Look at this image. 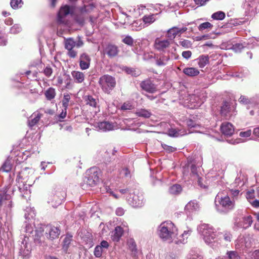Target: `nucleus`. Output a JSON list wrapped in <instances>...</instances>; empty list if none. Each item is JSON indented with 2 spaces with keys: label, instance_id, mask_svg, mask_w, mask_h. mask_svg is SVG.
<instances>
[{
  "label": "nucleus",
  "instance_id": "1",
  "mask_svg": "<svg viewBox=\"0 0 259 259\" xmlns=\"http://www.w3.org/2000/svg\"><path fill=\"white\" fill-rule=\"evenodd\" d=\"M190 232L189 230L185 231L180 236V238H177L178 229L174 224L170 221L161 223L158 229V234L163 241L168 243L174 242L176 244H184L186 242L185 238H188Z\"/></svg>",
  "mask_w": 259,
  "mask_h": 259
},
{
  "label": "nucleus",
  "instance_id": "2",
  "mask_svg": "<svg viewBox=\"0 0 259 259\" xmlns=\"http://www.w3.org/2000/svg\"><path fill=\"white\" fill-rule=\"evenodd\" d=\"M197 230L206 244L212 248L218 246L219 242L216 238V232L211 226L206 224H201L197 227Z\"/></svg>",
  "mask_w": 259,
  "mask_h": 259
},
{
  "label": "nucleus",
  "instance_id": "3",
  "mask_svg": "<svg viewBox=\"0 0 259 259\" xmlns=\"http://www.w3.org/2000/svg\"><path fill=\"white\" fill-rule=\"evenodd\" d=\"M215 208L220 213L225 214L232 210L235 206L234 199H231L228 196H220L218 194L215 199Z\"/></svg>",
  "mask_w": 259,
  "mask_h": 259
},
{
  "label": "nucleus",
  "instance_id": "4",
  "mask_svg": "<svg viewBox=\"0 0 259 259\" xmlns=\"http://www.w3.org/2000/svg\"><path fill=\"white\" fill-rule=\"evenodd\" d=\"M98 83L104 92L109 94L115 87L116 80L114 77L105 74L100 77Z\"/></svg>",
  "mask_w": 259,
  "mask_h": 259
},
{
  "label": "nucleus",
  "instance_id": "5",
  "mask_svg": "<svg viewBox=\"0 0 259 259\" xmlns=\"http://www.w3.org/2000/svg\"><path fill=\"white\" fill-rule=\"evenodd\" d=\"M128 203L133 207H140L144 204L143 193L138 190H135L133 193L130 192L126 197Z\"/></svg>",
  "mask_w": 259,
  "mask_h": 259
},
{
  "label": "nucleus",
  "instance_id": "6",
  "mask_svg": "<svg viewBox=\"0 0 259 259\" xmlns=\"http://www.w3.org/2000/svg\"><path fill=\"white\" fill-rule=\"evenodd\" d=\"M73 13V8L68 5L62 7L58 12L57 16V22L59 24L68 25L69 21L67 18L69 15H72Z\"/></svg>",
  "mask_w": 259,
  "mask_h": 259
},
{
  "label": "nucleus",
  "instance_id": "7",
  "mask_svg": "<svg viewBox=\"0 0 259 259\" xmlns=\"http://www.w3.org/2000/svg\"><path fill=\"white\" fill-rule=\"evenodd\" d=\"M99 181V172L96 167H92L87 171V176L83 180L84 184L82 186L83 187L85 185L90 187H94L97 185Z\"/></svg>",
  "mask_w": 259,
  "mask_h": 259
},
{
  "label": "nucleus",
  "instance_id": "8",
  "mask_svg": "<svg viewBox=\"0 0 259 259\" xmlns=\"http://www.w3.org/2000/svg\"><path fill=\"white\" fill-rule=\"evenodd\" d=\"M66 194L64 191H60L56 192L55 194H51L48 198V202L52 207H57L60 205L62 201L65 199Z\"/></svg>",
  "mask_w": 259,
  "mask_h": 259
},
{
  "label": "nucleus",
  "instance_id": "9",
  "mask_svg": "<svg viewBox=\"0 0 259 259\" xmlns=\"http://www.w3.org/2000/svg\"><path fill=\"white\" fill-rule=\"evenodd\" d=\"M235 109L234 106L226 101L223 102L221 106L220 113L222 116L228 118L235 114Z\"/></svg>",
  "mask_w": 259,
  "mask_h": 259
},
{
  "label": "nucleus",
  "instance_id": "10",
  "mask_svg": "<svg viewBox=\"0 0 259 259\" xmlns=\"http://www.w3.org/2000/svg\"><path fill=\"white\" fill-rule=\"evenodd\" d=\"M29 238L25 236L21 242L20 245V254L25 258H28L30 256L31 247L28 243Z\"/></svg>",
  "mask_w": 259,
  "mask_h": 259
},
{
  "label": "nucleus",
  "instance_id": "11",
  "mask_svg": "<svg viewBox=\"0 0 259 259\" xmlns=\"http://www.w3.org/2000/svg\"><path fill=\"white\" fill-rule=\"evenodd\" d=\"M141 89L149 93L153 94L157 91V85L150 79H146L140 83Z\"/></svg>",
  "mask_w": 259,
  "mask_h": 259
},
{
  "label": "nucleus",
  "instance_id": "12",
  "mask_svg": "<svg viewBox=\"0 0 259 259\" xmlns=\"http://www.w3.org/2000/svg\"><path fill=\"white\" fill-rule=\"evenodd\" d=\"M93 5L84 6L80 9V13L75 15L74 20L79 25L82 26L84 23L85 17L83 13H88L94 8Z\"/></svg>",
  "mask_w": 259,
  "mask_h": 259
},
{
  "label": "nucleus",
  "instance_id": "13",
  "mask_svg": "<svg viewBox=\"0 0 259 259\" xmlns=\"http://www.w3.org/2000/svg\"><path fill=\"white\" fill-rule=\"evenodd\" d=\"M239 101L243 104L247 105V108L249 109L250 107L255 106L259 104V96L248 99L246 96L241 95L239 99Z\"/></svg>",
  "mask_w": 259,
  "mask_h": 259
},
{
  "label": "nucleus",
  "instance_id": "14",
  "mask_svg": "<svg viewBox=\"0 0 259 259\" xmlns=\"http://www.w3.org/2000/svg\"><path fill=\"white\" fill-rule=\"evenodd\" d=\"M109 243L105 240L101 241L99 245H97L94 251V254L96 257H100L102 254L107 251L109 247Z\"/></svg>",
  "mask_w": 259,
  "mask_h": 259
},
{
  "label": "nucleus",
  "instance_id": "15",
  "mask_svg": "<svg viewBox=\"0 0 259 259\" xmlns=\"http://www.w3.org/2000/svg\"><path fill=\"white\" fill-rule=\"evenodd\" d=\"M91 59L86 53H83L79 56V67L81 70L88 69L90 66Z\"/></svg>",
  "mask_w": 259,
  "mask_h": 259
},
{
  "label": "nucleus",
  "instance_id": "16",
  "mask_svg": "<svg viewBox=\"0 0 259 259\" xmlns=\"http://www.w3.org/2000/svg\"><path fill=\"white\" fill-rule=\"evenodd\" d=\"M119 52V50L118 47L111 44L107 45L104 49V53L110 58L116 57Z\"/></svg>",
  "mask_w": 259,
  "mask_h": 259
},
{
  "label": "nucleus",
  "instance_id": "17",
  "mask_svg": "<svg viewBox=\"0 0 259 259\" xmlns=\"http://www.w3.org/2000/svg\"><path fill=\"white\" fill-rule=\"evenodd\" d=\"M221 130L223 135L226 136H231L234 133V127L232 124L228 122L222 123Z\"/></svg>",
  "mask_w": 259,
  "mask_h": 259
},
{
  "label": "nucleus",
  "instance_id": "18",
  "mask_svg": "<svg viewBox=\"0 0 259 259\" xmlns=\"http://www.w3.org/2000/svg\"><path fill=\"white\" fill-rule=\"evenodd\" d=\"M259 0H245L243 4V8L245 9L246 13L252 12L254 9L256 8Z\"/></svg>",
  "mask_w": 259,
  "mask_h": 259
},
{
  "label": "nucleus",
  "instance_id": "19",
  "mask_svg": "<svg viewBox=\"0 0 259 259\" xmlns=\"http://www.w3.org/2000/svg\"><path fill=\"white\" fill-rule=\"evenodd\" d=\"M42 114L38 111L34 112L28 119L27 122L28 126L32 128L35 125L42 117Z\"/></svg>",
  "mask_w": 259,
  "mask_h": 259
},
{
  "label": "nucleus",
  "instance_id": "20",
  "mask_svg": "<svg viewBox=\"0 0 259 259\" xmlns=\"http://www.w3.org/2000/svg\"><path fill=\"white\" fill-rule=\"evenodd\" d=\"M252 222V217L250 215H245L239 223V227L246 229L251 226Z\"/></svg>",
  "mask_w": 259,
  "mask_h": 259
},
{
  "label": "nucleus",
  "instance_id": "21",
  "mask_svg": "<svg viewBox=\"0 0 259 259\" xmlns=\"http://www.w3.org/2000/svg\"><path fill=\"white\" fill-rule=\"evenodd\" d=\"M49 233H46L48 235L47 237L51 240H53L58 237L60 234L59 228L55 226H49L48 227Z\"/></svg>",
  "mask_w": 259,
  "mask_h": 259
},
{
  "label": "nucleus",
  "instance_id": "22",
  "mask_svg": "<svg viewBox=\"0 0 259 259\" xmlns=\"http://www.w3.org/2000/svg\"><path fill=\"white\" fill-rule=\"evenodd\" d=\"M74 48V44L65 41V48L68 51L67 55L71 58H75L77 54V52L73 49Z\"/></svg>",
  "mask_w": 259,
  "mask_h": 259
},
{
  "label": "nucleus",
  "instance_id": "23",
  "mask_svg": "<svg viewBox=\"0 0 259 259\" xmlns=\"http://www.w3.org/2000/svg\"><path fill=\"white\" fill-rule=\"evenodd\" d=\"M170 45V41L168 39L160 40L156 39L155 41V47L159 51H163L167 48Z\"/></svg>",
  "mask_w": 259,
  "mask_h": 259
},
{
  "label": "nucleus",
  "instance_id": "24",
  "mask_svg": "<svg viewBox=\"0 0 259 259\" xmlns=\"http://www.w3.org/2000/svg\"><path fill=\"white\" fill-rule=\"evenodd\" d=\"M199 205L196 200H192L189 202L185 207L187 212L191 213L199 209Z\"/></svg>",
  "mask_w": 259,
  "mask_h": 259
},
{
  "label": "nucleus",
  "instance_id": "25",
  "mask_svg": "<svg viewBox=\"0 0 259 259\" xmlns=\"http://www.w3.org/2000/svg\"><path fill=\"white\" fill-rule=\"evenodd\" d=\"M98 127L103 132H107L113 130L115 126L112 122L109 121H103L98 123Z\"/></svg>",
  "mask_w": 259,
  "mask_h": 259
},
{
  "label": "nucleus",
  "instance_id": "26",
  "mask_svg": "<svg viewBox=\"0 0 259 259\" xmlns=\"http://www.w3.org/2000/svg\"><path fill=\"white\" fill-rule=\"evenodd\" d=\"M123 230L120 226L115 227L114 231L112 232L111 238L114 242H118L123 234Z\"/></svg>",
  "mask_w": 259,
  "mask_h": 259
},
{
  "label": "nucleus",
  "instance_id": "27",
  "mask_svg": "<svg viewBox=\"0 0 259 259\" xmlns=\"http://www.w3.org/2000/svg\"><path fill=\"white\" fill-rule=\"evenodd\" d=\"M84 101L87 105L93 107H97L99 102V99L92 95L85 96L84 97Z\"/></svg>",
  "mask_w": 259,
  "mask_h": 259
},
{
  "label": "nucleus",
  "instance_id": "28",
  "mask_svg": "<svg viewBox=\"0 0 259 259\" xmlns=\"http://www.w3.org/2000/svg\"><path fill=\"white\" fill-rule=\"evenodd\" d=\"M71 75L76 83H80L83 82L84 80L85 75L82 72L78 71H73L71 72Z\"/></svg>",
  "mask_w": 259,
  "mask_h": 259
},
{
  "label": "nucleus",
  "instance_id": "29",
  "mask_svg": "<svg viewBox=\"0 0 259 259\" xmlns=\"http://www.w3.org/2000/svg\"><path fill=\"white\" fill-rule=\"evenodd\" d=\"M189 101L191 102V108H197L203 103V101H202L200 98L195 95L190 96Z\"/></svg>",
  "mask_w": 259,
  "mask_h": 259
},
{
  "label": "nucleus",
  "instance_id": "30",
  "mask_svg": "<svg viewBox=\"0 0 259 259\" xmlns=\"http://www.w3.org/2000/svg\"><path fill=\"white\" fill-rule=\"evenodd\" d=\"M183 72L186 75L190 77H194L197 76L199 74V71L196 68L187 67L185 68Z\"/></svg>",
  "mask_w": 259,
  "mask_h": 259
},
{
  "label": "nucleus",
  "instance_id": "31",
  "mask_svg": "<svg viewBox=\"0 0 259 259\" xmlns=\"http://www.w3.org/2000/svg\"><path fill=\"white\" fill-rule=\"evenodd\" d=\"M72 240V236L70 234H67L63 239L62 248L64 251L67 252L69 245Z\"/></svg>",
  "mask_w": 259,
  "mask_h": 259
},
{
  "label": "nucleus",
  "instance_id": "32",
  "mask_svg": "<svg viewBox=\"0 0 259 259\" xmlns=\"http://www.w3.org/2000/svg\"><path fill=\"white\" fill-rule=\"evenodd\" d=\"M136 114L138 117H143L145 118H148L152 115L151 112L149 110L146 109H140L138 110L136 112Z\"/></svg>",
  "mask_w": 259,
  "mask_h": 259
},
{
  "label": "nucleus",
  "instance_id": "33",
  "mask_svg": "<svg viewBox=\"0 0 259 259\" xmlns=\"http://www.w3.org/2000/svg\"><path fill=\"white\" fill-rule=\"evenodd\" d=\"M35 217V211L33 208L27 207L25 210L24 217L29 221Z\"/></svg>",
  "mask_w": 259,
  "mask_h": 259
},
{
  "label": "nucleus",
  "instance_id": "34",
  "mask_svg": "<svg viewBox=\"0 0 259 259\" xmlns=\"http://www.w3.org/2000/svg\"><path fill=\"white\" fill-rule=\"evenodd\" d=\"M198 65L200 68H203L209 62L208 56L201 55L197 59Z\"/></svg>",
  "mask_w": 259,
  "mask_h": 259
},
{
  "label": "nucleus",
  "instance_id": "35",
  "mask_svg": "<svg viewBox=\"0 0 259 259\" xmlns=\"http://www.w3.org/2000/svg\"><path fill=\"white\" fill-rule=\"evenodd\" d=\"M182 190V188L180 185L175 184L169 188V192L172 195H178Z\"/></svg>",
  "mask_w": 259,
  "mask_h": 259
},
{
  "label": "nucleus",
  "instance_id": "36",
  "mask_svg": "<svg viewBox=\"0 0 259 259\" xmlns=\"http://www.w3.org/2000/svg\"><path fill=\"white\" fill-rule=\"evenodd\" d=\"M178 34L177 27H174L169 29L167 32V36L170 41H172Z\"/></svg>",
  "mask_w": 259,
  "mask_h": 259
},
{
  "label": "nucleus",
  "instance_id": "37",
  "mask_svg": "<svg viewBox=\"0 0 259 259\" xmlns=\"http://www.w3.org/2000/svg\"><path fill=\"white\" fill-rule=\"evenodd\" d=\"M119 174L122 178L128 179L132 177V172L127 167L122 168L120 170Z\"/></svg>",
  "mask_w": 259,
  "mask_h": 259
},
{
  "label": "nucleus",
  "instance_id": "38",
  "mask_svg": "<svg viewBox=\"0 0 259 259\" xmlns=\"http://www.w3.org/2000/svg\"><path fill=\"white\" fill-rule=\"evenodd\" d=\"M46 98L48 100H51L55 97L56 91L55 89L49 88L45 93Z\"/></svg>",
  "mask_w": 259,
  "mask_h": 259
},
{
  "label": "nucleus",
  "instance_id": "39",
  "mask_svg": "<svg viewBox=\"0 0 259 259\" xmlns=\"http://www.w3.org/2000/svg\"><path fill=\"white\" fill-rule=\"evenodd\" d=\"M211 18L213 20H222L225 18V13L222 11H218L213 13Z\"/></svg>",
  "mask_w": 259,
  "mask_h": 259
},
{
  "label": "nucleus",
  "instance_id": "40",
  "mask_svg": "<svg viewBox=\"0 0 259 259\" xmlns=\"http://www.w3.org/2000/svg\"><path fill=\"white\" fill-rule=\"evenodd\" d=\"M247 44L243 43H236L232 46V49L236 53H239L246 46Z\"/></svg>",
  "mask_w": 259,
  "mask_h": 259
},
{
  "label": "nucleus",
  "instance_id": "41",
  "mask_svg": "<svg viewBox=\"0 0 259 259\" xmlns=\"http://www.w3.org/2000/svg\"><path fill=\"white\" fill-rule=\"evenodd\" d=\"M169 60V58L168 56H163L156 60V64L159 66H164L167 64Z\"/></svg>",
  "mask_w": 259,
  "mask_h": 259
},
{
  "label": "nucleus",
  "instance_id": "42",
  "mask_svg": "<svg viewBox=\"0 0 259 259\" xmlns=\"http://www.w3.org/2000/svg\"><path fill=\"white\" fill-rule=\"evenodd\" d=\"M122 42L130 47L134 46V43H136L137 41H134V39L130 35H126L122 39Z\"/></svg>",
  "mask_w": 259,
  "mask_h": 259
},
{
  "label": "nucleus",
  "instance_id": "43",
  "mask_svg": "<svg viewBox=\"0 0 259 259\" xmlns=\"http://www.w3.org/2000/svg\"><path fill=\"white\" fill-rule=\"evenodd\" d=\"M68 42H72L74 45V47H76L79 48L83 45V42L80 37H78V40L75 41L72 38H69L65 40Z\"/></svg>",
  "mask_w": 259,
  "mask_h": 259
},
{
  "label": "nucleus",
  "instance_id": "44",
  "mask_svg": "<svg viewBox=\"0 0 259 259\" xmlns=\"http://www.w3.org/2000/svg\"><path fill=\"white\" fill-rule=\"evenodd\" d=\"M28 169V168L27 167H25V168L22 169L21 171H20L17 176V179L16 181H18V183L19 185V188L20 190L22 189L21 187V183H20V180H25V178L24 177V174L27 171Z\"/></svg>",
  "mask_w": 259,
  "mask_h": 259
},
{
  "label": "nucleus",
  "instance_id": "45",
  "mask_svg": "<svg viewBox=\"0 0 259 259\" xmlns=\"http://www.w3.org/2000/svg\"><path fill=\"white\" fill-rule=\"evenodd\" d=\"M70 100V96L69 94H64L63 99L62 100V106L63 108L67 110L69 105V102Z\"/></svg>",
  "mask_w": 259,
  "mask_h": 259
},
{
  "label": "nucleus",
  "instance_id": "46",
  "mask_svg": "<svg viewBox=\"0 0 259 259\" xmlns=\"http://www.w3.org/2000/svg\"><path fill=\"white\" fill-rule=\"evenodd\" d=\"M181 131H178L175 128L169 129L168 131V135L170 137H178L180 136L184 135L185 134H182L180 133Z\"/></svg>",
  "mask_w": 259,
  "mask_h": 259
},
{
  "label": "nucleus",
  "instance_id": "47",
  "mask_svg": "<svg viewBox=\"0 0 259 259\" xmlns=\"http://www.w3.org/2000/svg\"><path fill=\"white\" fill-rule=\"evenodd\" d=\"M23 4L22 0H11L10 5L13 9H18L22 7Z\"/></svg>",
  "mask_w": 259,
  "mask_h": 259
},
{
  "label": "nucleus",
  "instance_id": "48",
  "mask_svg": "<svg viewBox=\"0 0 259 259\" xmlns=\"http://www.w3.org/2000/svg\"><path fill=\"white\" fill-rule=\"evenodd\" d=\"M213 25L210 23L206 22L200 24L198 26V28L199 31H202L205 29H211Z\"/></svg>",
  "mask_w": 259,
  "mask_h": 259
},
{
  "label": "nucleus",
  "instance_id": "49",
  "mask_svg": "<svg viewBox=\"0 0 259 259\" xmlns=\"http://www.w3.org/2000/svg\"><path fill=\"white\" fill-rule=\"evenodd\" d=\"M226 255L229 259H239L240 256L236 251H227Z\"/></svg>",
  "mask_w": 259,
  "mask_h": 259
},
{
  "label": "nucleus",
  "instance_id": "50",
  "mask_svg": "<svg viewBox=\"0 0 259 259\" xmlns=\"http://www.w3.org/2000/svg\"><path fill=\"white\" fill-rule=\"evenodd\" d=\"M12 164L10 160H6L2 166V169L4 171L9 172L12 169Z\"/></svg>",
  "mask_w": 259,
  "mask_h": 259
},
{
  "label": "nucleus",
  "instance_id": "51",
  "mask_svg": "<svg viewBox=\"0 0 259 259\" xmlns=\"http://www.w3.org/2000/svg\"><path fill=\"white\" fill-rule=\"evenodd\" d=\"M186 124L188 127L191 128H196L199 127V124L197 123L196 121L192 120V119H188L186 121Z\"/></svg>",
  "mask_w": 259,
  "mask_h": 259
},
{
  "label": "nucleus",
  "instance_id": "52",
  "mask_svg": "<svg viewBox=\"0 0 259 259\" xmlns=\"http://www.w3.org/2000/svg\"><path fill=\"white\" fill-rule=\"evenodd\" d=\"M143 20L145 23L151 24L154 22L155 18L154 15H151L149 16H144L143 18Z\"/></svg>",
  "mask_w": 259,
  "mask_h": 259
},
{
  "label": "nucleus",
  "instance_id": "53",
  "mask_svg": "<svg viewBox=\"0 0 259 259\" xmlns=\"http://www.w3.org/2000/svg\"><path fill=\"white\" fill-rule=\"evenodd\" d=\"M22 30L21 27L18 24H15L10 29V33L12 34H17L20 32Z\"/></svg>",
  "mask_w": 259,
  "mask_h": 259
},
{
  "label": "nucleus",
  "instance_id": "54",
  "mask_svg": "<svg viewBox=\"0 0 259 259\" xmlns=\"http://www.w3.org/2000/svg\"><path fill=\"white\" fill-rule=\"evenodd\" d=\"M124 71L127 74H131L134 76H138L139 75V72H137L136 71L132 68L125 67Z\"/></svg>",
  "mask_w": 259,
  "mask_h": 259
},
{
  "label": "nucleus",
  "instance_id": "55",
  "mask_svg": "<svg viewBox=\"0 0 259 259\" xmlns=\"http://www.w3.org/2000/svg\"><path fill=\"white\" fill-rule=\"evenodd\" d=\"M220 235H222L225 241L227 242H230L231 241L232 235L230 232H224L223 233H221Z\"/></svg>",
  "mask_w": 259,
  "mask_h": 259
},
{
  "label": "nucleus",
  "instance_id": "56",
  "mask_svg": "<svg viewBox=\"0 0 259 259\" xmlns=\"http://www.w3.org/2000/svg\"><path fill=\"white\" fill-rule=\"evenodd\" d=\"M104 190L108 193H109L111 195L113 196L115 198H118L120 196L117 194H115L110 188L109 186H107L106 184L104 186Z\"/></svg>",
  "mask_w": 259,
  "mask_h": 259
},
{
  "label": "nucleus",
  "instance_id": "57",
  "mask_svg": "<svg viewBox=\"0 0 259 259\" xmlns=\"http://www.w3.org/2000/svg\"><path fill=\"white\" fill-rule=\"evenodd\" d=\"M180 45L185 48H189L191 47L192 44L191 41L187 39H183L179 42Z\"/></svg>",
  "mask_w": 259,
  "mask_h": 259
},
{
  "label": "nucleus",
  "instance_id": "58",
  "mask_svg": "<svg viewBox=\"0 0 259 259\" xmlns=\"http://www.w3.org/2000/svg\"><path fill=\"white\" fill-rule=\"evenodd\" d=\"M162 147L166 152L170 153L175 151L177 148L166 144H162Z\"/></svg>",
  "mask_w": 259,
  "mask_h": 259
},
{
  "label": "nucleus",
  "instance_id": "59",
  "mask_svg": "<svg viewBox=\"0 0 259 259\" xmlns=\"http://www.w3.org/2000/svg\"><path fill=\"white\" fill-rule=\"evenodd\" d=\"M241 240H242L241 243H243L244 242V244L242 245V246L244 245L246 248H249L251 246V242L249 237H245L241 239Z\"/></svg>",
  "mask_w": 259,
  "mask_h": 259
},
{
  "label": "nucleus",
  "instance_id": "60",
  "mask_svg": "<svg viewBox=\"0 0 259 259\" xmlns=\"http://www.w3.org/2000/svg\"><path fill=\"white\" fill-rule=\"evenodd\" d=\"M191 171L193 176L195 177L196 178L199 177V175L197 172V167L194 164L191 165Z\"/></svg>",
  "mask_w": 259,
  "mask_h": 259
},
{
  "label": "nucleus",
  "instance_id": "61",
  "mask_svg": "<svg viewBox=\"0 0 259 259\" xmlns=\"http://www.w3.org/2000/svg\"><path fill=\"white\" fill-rule=\"evenodd\" d=\"M67 115V110L64 108L62 110L61 113L58 116V119L59 121H62L63 119L65 118Z\"/></svg>",
  "mask_w": 259,
  "mask_h": 259
},
{
  "label": "nucleus",
  "instance_id": "62",
  "mask_svg": "<svg viewBox=\"0 0 259 259\" xmlns=\"http://www.w3.org/2000/svg\"><path fill=\"white\" fill-rule=\"evenodd\" d=\"M251 135V131L248 130L245 132H241L239 133V136L241 137L247 138L250 136Z\"/></svg>",
  "mask_w": 259,
  "mask_h": 259
},
{
  "label": "nucleus",
  "instance_id": "63",
  "mask_svg": "<svg viewBox=\"0 0 259 259\" xmlns=\"http://www.w3.org/2000/svg\"><path fill=\"white\" fill-rule=\"evenodd\" d=\"M192 55V52L190 51H186L182 52V57L187 59L188 60L190 59Z\"/></svg>",
  "mask_w": 259,
  "mask_h": 259
},
{
  "label": "nucleus",
  "instance_id": "64",
  "mask_svg": "<svg viewBox=\"0 0 259 259\" xmlns=\"http://www.w3.org/2000/svg\"><path fill=\"white\" fill-rule=\"evenodd\" d=\"M253 136L254 139L259 141V127H255L253 131Z\"/></svg>",
  "mask_w": 259,
  "mask_h": 259
}]
</instances>
